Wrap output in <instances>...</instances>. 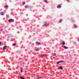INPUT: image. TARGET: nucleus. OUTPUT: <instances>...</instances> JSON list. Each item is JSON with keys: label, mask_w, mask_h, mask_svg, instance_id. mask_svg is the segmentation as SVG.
Segmentation results:
<instances>
[{"label": "nucleus", "mask_w": 79, "mask_h": 79, "mask_svg": "<svg viewBox=\"0 0 79 79\" xmlns=\"http://www.w3.org/2000/svg\"><path fill=\"white\" fill-rule=\"evenodd\" d=\"M6 18H8V15H7V14L6 15Z\"/></svg>", "instance_id": "obj_19"}, {"label": "nucleus", "mask_w": 79, "mask_h": 79, "mask_svg": "<svg viewBox=\"0 0 79 79\" xmlns=\"http://www.w3.org/2000/svg\"><path fill=\"white\" fill-rule=\"evenodd\" d=\"M59 69H63V67L61 66H60L58 67Z\"/></svg>", "instance_id": "obj_6"}, {"label": "nucleus", "mask_w": 79, "mask_h": 79, "mask_svg": "<svg viewBox=\"0 0 79 79\" xmlns=\"http://www.w3.org/2000/svg\"><path fill=\"white\" fill-rule=\"evenodd\" d=\"M20 78H21V79H24V78H23V77H21Z\"/></svg>", "instance_id": "obj_21"}, {"label": "nucleus", "mask_w": 79, "mask_h": 79, "mask_svg": "<svg viewBox=\"0 0 79 79\" xmlns=\"http://www.w3.org/2000/svg\"><path fill=\"white\" fill-rule=\"evenodd\" d=\"M8 5L6 6L5 8H8Z\"/></svg>", "instance_id": "obj_25"}, {"label": "nucleus", "mask_w": 79, "mask_h": 79, "mask_svg": "<svg viewBox=\"0 0 79 79\" xmlns=\"http://www.w3.org/2000/svg\"><path fill=\"white\" fill-rule=\"evenodd\" d=\"M57 8H61V5H59L57 6Z\"/></svg>", "instance_id": "obj_7"}, {"label": "nucleus", "mask_w": 79, "mask_h": 79, "mask_svg": "<svg viewBox=\"0 0 79 79\" xmlns=\"http://www.w3.org/2000/svg\"><path fill=\"white\" fill-rule=\"evenodd\" d=\"M67 2H69V0H67Z\"/></svg>", "instance_id": "obj_29"}, {"label": "nucleus", "mask_w": 79, "mask_h": 79, "mask_svg": "<svg viewBox=\"0 0 79 79\" xmlns=\"http://www.w3.org/2000/svg\"><path fill=\"white\" fill-rule=\"evenodd\" d=\"M43 57H46L47 56L46 55L44 54L43 55Z\"/></svg>", "instance_id": "obj_12"}, {"label": "nucleus", "mask_w": 79, "mask_h": 79, "mask_svg": "<svg viewBox=\"0 0 79 79\" xmlns=\"http://www.w3.org/2000/svg\"><path fill=\"white\" fill-rule=\"evenodd\" d=\"M20 72H21V73H23V69L21 68H20Z\"/></svg>", "instance_id": "obj_9"}, {"label": "nucleus", "mask_w": 79, "mask_h": 79, "mask_svg": "<svg viewBox=\"0 0 79 79\" xmlns=\"http://www.w3.org/2000/svg\"><path fill=\"white\" fill-rule=\"evenodd\" d=\"M42 79V77H39L37 78L36 79Z\"/></svg>", "instance_id": "obj_11"}, {"label": "nucleus", "mask_w": 79, "mask_h": 79, "mask_svg": "<svg viewBox=\"0 0 79 79\" xmlns=\"http://www.w3.org/2000/svg\"><path fill=\"white\" fill-rule=\"evenodd\" d=\"M25 3H26V2H23V5H24V4H25Z\"/></svg>", "instance_id": "obj_17"}, {"label": "nucleus", "mask_w": 79, "mask_h": 79, "mask_svg": "<svg viewBox=\"0 0 79 79\" xmlns=\"http://www.w3.org/2000/svg\"><path fill=\"white\" fill-rule=\"evenodd\" d=\"M53 55H54V56H55V55H56V53H54L53 54Z\"/></svg>", "instance_id": "obj_26"}, {"label": "nucleus", "mask_w": 79, "mask_h": 79, "mask_svg": "<svg viewBox=\"0 0 79 79\" xmlns=\"http://www.w3.org/2000/svg\"><path fill=\"white\" fill-rule=\"evenodd\" d=\"M61 47H63V48H65V49H68V47H66V46H62Z\"/></svg>", "instance_id": "obj_2"}, {"label": "nucleus", "mask_w": 79, "mask_h": 79, "mask_svg": "<svg viewBox=\"0 0 79 79\" xmlns=\"http://www.w3.org/2000/svg\"><path fill=\"white\" fill-rule=\"evenodd\" d=\"M35 51H38L39 50V49H35Z\"/></svg>", "instance_id": "obj_18"}, {"label": "nucleus", "mask_w": 79, "mask_h": 79, "mask_svg": "<svg viewBox=\"0 0 79 79\" xmlns=\"http://www.w3.org/2000/svg\"><path fill=\"white\" fill-rule=\"evenodd\" d=\"M59 63H60V61H59V62H58L57 63V64H59Z\"/></svg>", "instance_id": "obj_28"}, {"label": "nucleus", "mask_w": 79, "mask_h": 79, "mask_svg": "<svg viewBox=\"0 0 79 79\" xmlns=\"http://www.w3.org/2000/svg\"><path fill=\"white\" fill-rule=\"evenodd\" d=\"M14 19H10L9 20V22H14Z\"/></svg>", "instance_id": "obj_1"}, {"label": "nucleus", "mask_w": 79, "mask_h": 79, "mask_svg": "<svg viewBox=\"0 0 79 79\" xmlns=\"http://www.w3.org/2000/svg\"><path fill=\"white\" fill-rule=\"evenodd\" d=\"M62 45H65V42L63 41L61 44Z\"/></svg>", "instance_id": "obj_3"}, {"label": "nucleus", "mask_w": 79, "mask_h": 79, "mask_svg": "<svg viewBox=\"0 0 79 79\" xmlns=\"http://www.w3.org/2000/svg\"><path fill=\"white\" fill-rule=\"evenodd\" d=\"M74 27H77V26H76V25H74Z\"/></svg>", "instance_id": "obj_16"}, {"label": "nucleus", "mask_w": 79, "mask_h": 79, "mask_svg": "<svg viewBox=\"0 0 79 79\" xmlns=\"http://www.w3.org/2000/svg\"><path fill=\"white\" fill-rule=\"evenodd\" d=\"M24 7L25 8H28V6H25Z\"/></svg>", "instance_id": "obj_14"}, {"label": "nucleus", "mask_w": 79, "mask_h": 79, "mask_svg": "<svg viewBox=\"0 0 79 79\" xmlns=\"http://www.w3.org/2000/svg\"><path fill=\"white\" fill-rule=\"evenodd\" d=\"M6 46H4L3 48V50H5V49H6Z\"/></svg>", "instance_id": "obj_4"}, {"label": "nucleus", "mask_w": 79, "mask_h": 79, "mask_svg": "<svg viewBox=\"0 0 79 79\" xmlns=\"http://www.w3.org/2000/svg\"><path fill=\"white\" fill-rule=\"evenodd\" d=\"M0 14L1 15H4V14H3V13L2 12H1Z\"/></svg>", "instance_id": "obj_10"}, {"label": "nucleus", "mask_w": 79, "mask_h": 79, "mask_svg": "<svg viewBox=\"0 0 79 79\" xmlns=\"http://www.w3.org/2000/svg\"><path fill=\"white\" fill-rule=\"evenodd\" d=\"M78 41L79 42V39L78 40Z\"/></svg>", "instance_id": "obj_31"}, {"label": "nucleus", "mask_w": 79, "mask_h": 79, "mask_svg": "<svg viewBox=\"0 0 79 79\" xmlns=\"http://www.w3.org/2000/svg\"><path fill=\"white\" fill-rule=\"evenodd\" d=\"M48 24H47L46 23V22H45L44 23V25L45 26H48Z\"/></svg>", "instance_id": "obj_5"}, {"label": "nucleus", "mask_w": 79, "mask_h": 79, "mask_svg": "<svg viewBox=\"0 0 79 79\" xmlns=\"http://www.w3.org/2000/svg\"><path fill=\"white\" fill-rule=\"evenodd\" d=\"M45 3H47V1H46L45 0Z\"/></svg>", "instance_id": "obj_23"}, {"label": "nucleus", "mask_w": 79, "mask_h": 79, "mask_svg": "<svg viewBox=\"0 0 79 79\" xmlns=\"http://www.w3.org/2000/svg\"><path fill=\"white\" fill-rule=\"evenodd\" d=\"M0 31H3V29H1Z\"/></svg>", "instance_id": "obj_24"}, {"label": "nucleus", "mask_w": 79, "mask_h": 79, "mask_svg": "<svg viewBox=\"0 0 79 79\" xmlns=\"http://www.w3.org/2000/svg\"><path fill=\"white\" fill-rule=\"evenodd\" d=\"M40 56H41V57H43V55H40Z\"/></svg>", "instance_id": "obj_30"}, {"label": "nucleus", "mask_w": 79, "mask_h": 79, "mask_svg": "<svg viewBox=\"0 0 79 79\" xmlns=\"http://www.w3.org/2000/svg\"><path fill=\"white\" fill-rule=\"evenodd\" d=\"M36 43L37 44H38V45H40V43L38 42H36Z\"/></svg>", "instance_id": "obj_8"}, {"label": "nucleus", "mask_w": 79, "mask_h": 79, "mask_svg": "<svg viewBox=\"0 0 79 79\" xmlns=\"http://www.w3.org/2000/svg\"><path fill=\"white\" fill-rule=\"evenodd\" d=\"M62 21V19H60L59 20V23H61Z\"/></svg>", "instance_id": "obj_13"}, {"label": "nucleus", "mask_w": 79, "mask_h": 79, "mask_svg": "<svg viewBox=\"0 0 79 79\" xmlns=\"http://www.w3.org/2000/svg\"><path fill=\"white\" fill-rule=\"evenodd\" d=\"M17 74H19V73H16V74H15V75H17Z\"/></svg>", "instance_id": "obj_22"}, {"label": "nucleus", "mask_w": 79, "mask_h": 79, "mask_svg": "<svg viewBox=\"0 0 79 79\" xmlns=\"http://www.w3.org/2000/svg\"><path fill=\"white\" fill-rule=\"evenodd\" d=\"M13 45H14V46H15V45H16V44H13Z\"/></svg>", "instance_id": "obj_27"}, {"label": "nucleus", "mask_w": 79, "mask_h": 79, "mask_svg": "<svg viewBox=\"0 0 79 79\" xmlns=\"http://www.w3.org/2000/svg\"><path fill=\"white\" fill-rule=\"evenodd\" d=\"M60 63H62L63 62V60H61L59 61Z\"/></svg>", "instance_id": "obj_15"}, {"label": "nucleus", "mask_w": 79, "mask_h": 79, "mask_svg": "<svg viewBox=\"0 0 79 79\" xmlns=\"http://www.w3.org/2000/svg\"><path fill=\"white\" fill-rule=\"evenodd\" d=\"M1 45H2V43H0V46H1Z\"/></svg>", "instance_id": "obj_20"}]
</instances>
